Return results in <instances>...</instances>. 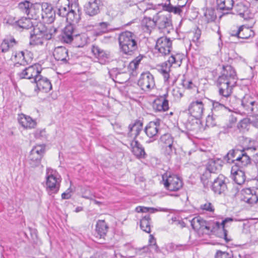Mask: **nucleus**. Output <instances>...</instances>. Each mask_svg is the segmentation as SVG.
<instances>
[{"mask_svg": "<svg viewBox=\"0 0 258 258\" xmlns=\"http://www.w3.org/2000/svg\"><path fill=\"white\" fill-rule=\"evenodd\" d=\"M18 27L29 29L33 28L32 31L30 32V44L35 45H42L45 41L50 40L52 37L54 33H55L57 30L55 28H47L42 24L37 25L33 27L31 18L23 17L18 20Z\"/></svg>", "mask_w": 258, "mask_h": 258, "instance_id": "f257e3e1", "label": "nucleus"}, {"mask_svg": "<svg viewBox=\"0 0 258 258\" xmlns=\"http://www.w3.org/2000/svg\"><path fill=\"white\" fill-rule=\"evenodd\" d=\"M238 77L234 68L230 65H223L221 75L217 80L219 91L232 95Z\"/></svg>", "mask_w": 258, "mask_h": 258, "instance_id": "f03ea898", "label": "nucleus"}, {"mask_svg": "<svg viewBox=\"0 0 258 258\" xmlns=\"http://www.w3.org/2000/svg\"><path fill=\"white\" fill-rule=\"evenodd\" d=\"M120 50L123 53L132 55L138 49V37L134 33L126 31L118 37Z\"/></svg>", "mask_w": 258, "mask_h": 258, "instance_id": "7ed1b4c3", "label": "nucleus"}, {"mask_svg": "<svg viewBox=\"0 0 258 258\" xmlns=\"http://www.w3.org/2000/svg\"><path fill=\"white\" fill-rule=\"evenodd\" d=\"M58 172L51 168H47L46 172V190L49 195L58 192L61 182Z\"/></svg>", "mask_w": 258, "mask_h": 258, "instance_id": "20e7f679", "label": "nucleus"}, {"mask_svg": "<svg viewBox=\"0 0 258 258\" xmlns=\"http://www.w3.org/2000/svg\"><path fill=\"white\" fill-rule=\"evenodd\" d=\"M220 96L219 101L212 100L213 107L211 113L214 116L218 117L223 115L228 108V106H231L230 103L232 98L231 94L226 93H222L218 91Z\"/></svg>", "mask_w": 258, "mask_h": 258, "instance_id": "39448f33", "label": "nucleus"}, {"mask_svg": "<svg viewBox=\"0 0 258 258\" xmlns=\"http://www.w3.org/2000/svg\"><path fill=\"white\" fill-rule=\"evenodd\" d=\"M74 39H80L82 42L78 44V46L82 47L87 43V37L85 35H80L74 24H69L63 29L62 33V40L67 43H71Z\"/></svg>", "mask_w": 258, "mask_h": 258, "instance_id": "423d86ee", "label": "nucleus"}, {"mask_svg": "<svg viewBox=\"0 0 258 258\" xmlns=\"http://www.w3.org/2000/svg\"><path fill=\"white\" fill-rule=\"evenodd\" d=\"M162 182L164 187L170 191H177L183 186L182 179L177 175L166 172L162 175Z\"/></svg>", "mask_w": 258, "mask_h": 258, "instance_id": "0eeeda50", "label": "nucleus"}, {"mask_svg": "<svg viewBox=\"0 0 258 258\" xmlns=\"http://www.w3.org/2000/svg\"><path fill=\"white\" fill-rule=\"evenodd\" d=\"M157 29L164 33H169L172 29V20L170 15L163 12H159L154 16Z\"/></svg>", "mask_w": 258, "mask_h": 258, "instance_id": "6e6552de", "label": "nucleus"}, {"mask_svg": "<svg viewBox=\"0 0 258 258\" xmlns=\"http://www.w3.org/2000/svg\"><path fill=\"white\" fill-rule=\"evenodd\" d=\"M181 59L179 54L172 55L169 59L158 66L159 72L163 76L165 82H168L170 78L169 73L172 64L180 65Z\"/></svg>", "mask_w": 258, "mask_h": 258, "instance_id": "1a4fd4ad", "label": "nucleus"}, {"mask_svg": "<svg viewBox=\"0 0 258 258\" xmlns=\"http://www.w3.org/2000/svg\"><path fill=\"white\" fill-rule=\"evenodd\" d=\"M241 106L247 114H252L257 109L258 95L254 93L246 94L241 99Z\"/></svg>", "mask_w": 258, "mask_h": 258, "instance_id": "9d476101", "label": "nucleus"}, {"mask_svg": "<svg viewBox=\"0 0 258 258\" xmlns=\"http://www.w3.org/2000/svg\"><path fill=\"white\" fill-rule=\"evenodd\" d=\"M234 221V218L228 217L222 220L221 222L218 221H211L209 222L212 227L213 232L221 230L222 232L219 236L223 238L226 242H229L232 240V239L230 236H228V231L226 228L228 226L229 223Z\"/></svg>", "mask_w": 258, "mask_h": 258, "instance_id": "9b49d317", "label": "nucleus"}, {"mask_svg": "<svg viewBox=\"0 0 258 258\" xmlns=\"http://www.w3.org/2000/svg\"><path fill=\"white\" fill-rule=\"evenodd\" d=\"M41 71V66L35 63L22 69L17 73V76L20 79H33L34 82L35 78L40 75Z\"/></svg>", "mask_w": 258, "mask_h": 258, "instance_id": "f8f14e48", "label": "nucleus"}, {"mask_svg": "<svg viewBox=\"0 0 258 258\" xmlns=\"http://www.w3.org/2000/svg\"><path fill=\"white\" fill-rule=\"evenodd\" d=\"M161 120L159 119H156L154 121L149 122L144 129L147 136L152 140L147 141L150 143L155 141L159 134Z\"/></svg>", "mask_w": 258, "mask_h": 258, "instance_id": "ddd939ff", "label": "nucleus"}, {"mask_svg": "<svg viewBox=\"0 0 258 258\" xmlns=\"http://www.w3.org/2000/svg\"><path fill=\"white\" fill-rule=\"evenodd\" d=\"M138 84L142 90H150L155 86L154 77L149 71L144 72L141 75Z\"/></svg>", "mask_w": 258, "mask_h": 258, "instance_id": "4468645a", "label": "nucleus"}, {"mask_svg": "<svg viewBox=\"0 0 258 258\" xmlns=\"http://www.w3.org/2000/svg\"><path fill=\"white\" fill-rule=\"evenodd\" d=\"M172 41L166 37H161L156 41L155 49L162 55H166L170 52Z\"/></svg>", "mask_w": 258, "mask_h": 258, "instance_id": "2eb2a0df", "label": "nucleus"}, {"mask_svg": "<svg viewBox=\"0 0 258 258\" xmlns=\"http://www.w3.org/2000/svg\"><path fill=\"white\" fill-rule=\"evenodd\" d=\"M188 113L197 119H200L204 111V105L201 100L192 101L188 107Z\"/></svg>", "mask_w": 258, "mask_h": 258, "instance_id": "dca6fc26", "label": "nucleus"}, {"mask_svg": "<svg viewBox=\"0 0 258 258\" xmlns=\"http://www.w3.org/2000/svg\"><path fill=\"white\" fill-rule=\"evenodd\" d=\"M226 178L223 175H219L215 178L211 185V189L215 194H224L227 189Z\"/></svg>", "mask_w": 258, "mask_h": 258, "instance_id": "f3484780", "label": "nucleus"}, {"mask_svg": "<svg viewBox=\"0 0 258 258\" xmlns=\"http://www.w3.org/2000/svg\"><path fill=\"white\" fill-rule=\"evenodd\" d=\"M143 127V122L140 119H136L128 125L127 137L133 138V140L140 135Z\"/></svg>", "mask_w": 258, "mask_h": 258, "instance_id": "a211bd4d", "label": "nucleus"}, {"mask_svg": "<svg viewBox=\"0 0 258 258\" xmlns=\"http://www.w3.org/2000/svg\"><path fill=\"white\" fill-rule=\"evenodd\" d=\"M34 82L36 84V88L35 89V92H38V91H41L47 93L52 89V85L50 80L41 75L35 78Z\"/></svg>", "mask_w": 258, "mask_h": 258, "instance_id": "6ab92c4d", "label": "nucleus"}, {"mask_svg": "<svg viewBox=\"0 0 258 258\" xmlns=\"http://www.w3.org/2000/svg\"><path fill=\"white\" fill-rule=\"evenodd\" d=\"M43 17L42 20L50 24L54 22L55 19L56 12L52 6L48 3H43Z\"/></svg>", "mask_w": 258, "mask_h": 258, "instance_id": "aec40b11", "label": "nucleus"}, {"mask_svg": "<svg viewBox=\"0 0 258 258\" xmlns=\"http://www.w3.org/2000/svg\"><path fill=\"white\" fill-rule=\"evenodd\" d=\"M82 11L81 8L78 5L71 6L67 21L70 24H77L81 19Z\"/></svg>", "mask_w": 258, "mask_h": 258, "instance_id": "412c9836", "label": "nucleus"}, {"mask_svg": "<svg viewBox=\"0 0 258 258\" xmlns=\"http://www.w3.org/2000/svg\"><path fill=\"white\" fill-rule=\"evenodd\" d=\"M160 143L165 149V153L167 155H170L173 153L174 147L173 146V138L169 134H165L161 136L159 140Z\"/></svg>", "mask_w": 258, "mask_h": 258, "instance_id": "4be33fe9", "label": "nucleus"}, {"mask_svg": "<svg viewBox=\"0 0 258 258\" xmlns=\"http://www.w3.org/2000/svg\"><path fill=\"white\" fill-rule=\"evenodd\" d=\"M234 10L238 15L244 20L252 19L253 14L250 12L248 7L242 3L236 4L234 6Z\"/></svg>", "mask_w": 258, "mask_h": 258, "instance_id": "5701e85b", "label": "nucleus"}, {"mask_svg": "<svg viewBox=\"0 0 258 258\" xmlns=\"http://www.w3.org/2000/svg\"><path fill=\"white\" fill-rule=\"evenodd\" d=\"M250 157L245 152V150L243 149L239 155V159H237L232 167H235L236 168L243 169L245 167L250 163Z\"/></svg>", "mask_w": 258, "mask_h": 258, "instance_id": "b1692460", "label": "nucleus"}, {"mask_svg": "<svg viewBox=\"0 0 258 258\" xmlns=\"http://www.w3.org/2000/svg\"><path fill=\"white\" fill-rule=\"evenodd\" d=\"M131 146L132 153L137 158L144 159L146 157L147 154L144 148L138 141L136 140H133L131 143Z\"/></svg>", "mask_w": 258, "mask_h": 258, "instance_id": "393cba45", "label": "nucleus"}, {"mask_svg": "<svg viewBox=\"0 0 258 258\" xmlns=\"http://www.w3.org/2000/svg\"><path fill=\"white\" fill-rule=\"evenodd\" d=\"M43 3H36L32 4L29 16L31 19L41 21L43 15Z\"/></svg>", "mask_w": 258, "mask_h": 258, "instance_id": "a878e982", "label": "nucleus"}, {"mask_svg": "<svg viewBox=\"0 0 258 258\" xmlns=\"http://www.w3.org/2000/svg\"><path fill=\"white\" fill-rule=\"evenodd\" d=\"M54 58L58 61H61L64 63H67L69 60L68 50L64 47H58L53 52Z\"/></svg>", "mask_w": 258, "mask_h": 258, "instance_id": "bb28decb", "label": "nucleus"}, {"mask_svg": "<svg viewBox=\"0 0 258 258\" xmlns=\"http://www.w3.org/2000/svg\"><path fill=\"white\" fill-rule=\"evenodd\" d=\"M231 177L234 182L238 184H242L245 181V175L243 169L231 167Z\"/></svg>", "mask_w": 258, "mask_h": 258, "instance_id": "cd10ccee", "label": "nucleus"}, {"mask_svg": "<svg viewBox=\"0 0 258 258\" xmlns=\"http://www.w3.org/2000/svg\"><path fill=\"white\" fill-rule=\"evenodd\" d=\"M108 229V225L105 220H98L95 228V231L97 234L96 237L99 238L104 239V237L106 235Z\"/></svg>", "mask_w": 258, "mask_h": 258, "instance_id": "c85d7f7f", "label": "nucleus"}, {"mask_svg": "<svg viewBox=\"0 0 258 258\" xmlns=\"http://www.w3.org/2000/svg\"><path fill=\"white\" fill-rule=\"evenodd\" d=\"M91 51L94 56L97 58L101 63H104L106 59L108 58L109 53L98 45H92Z\"/></svg>", "mask_w": 258, "mask_h": 258, "instance_id": "c756f323", "label": "nucleus"}, {"mask_svg": "<svg viewBox=\"0 0 258 258\" xmlns=\"http://www.w3.org/2000/svg\"><path fill=\"white\" fill-rule=\"evenodd\" d=\"M19 123L25 129L34 128L36 125V122L30 116H26L23 114L19 115L18 118Z\"/></svg>", "mask_w": 258, "mask_h": 258, "instance_id": "7c9ffc66", "label": "nucleus"}, {"mask_svg": "<svg viewBox=\"0 0 258 258\" xmlns=\"http://www.w3.org/2000/svg\"><path fill=\"white\" fill-rule=\"evenodd\" d=\"M234 3L233 0H216L217 9L226 11L224 14H229L234 7Z\"/></svg>", "mask_w": 258, "mask_h": 258, "instance_id": "2f4dec72", "label": "nucleus"}, {"mask_svg": "<svg viewBox=\"0 0 258 258\" xmlns=\"http://www.w3.org/2000/svg\"><path fill=\"white\" fill-rule=\"evenodd\" d=\"M86 14L90 16H94L99 12V8L96 1H88L84 6Z\"/></svg>", "mask_w": 258, "mask_h": 258, "instance_id": "473e14b6", "label": "nucleus"}, {"mask_svg": "<svg viewBox=\"0 0 258 258\" xmlns=\"http://www.w3.org/2000/svg\"><path fill=\"white\" fill-rule=\"evenodd\" d=\"M142 25L145 32L151 33L153 29L156 27L154 16L153 18L145 16L142 21Z\"/></svg>", "mask_w": 258, "mask_h": 258, "instance_id": "72a5a7b5", "label": "nucleus"}, {"mask_svg": "<svg viewBox=\"0 0 258 258\" xmlns=\"http://www.w3.org/2000/svg\"><path fill=\"white\" fill-rule=\"evenodd\" d=\"M237 34L239 35V38L241 39H248L254 35V32L251 28L245 25H242L238 28Z\"/></svg>", "mask_w": 258, "mask_h": 258, "instance_id": "f704fd0d", "label": "nucleus"}, {"mask_svg": "<svg viewBox=\"0 0 258 258\" xmlns=\"http://www.w3.org/2000/svg\"><path fill=\"white\" fill-rule=\"evenodd\" d=\"M157 98L153 103V108L158 111H165L169 109L168 100Z\"/></svg>", "mask_w": 258, "mask_h": 258, "instance_id": "c9c22d12", "label": "nucleus"}, {"mask_svg": "<svg viewBox=\"0 0 258 258\" xmlns=\"http://www.w3.org/2000/svg\"><path fill=\"white\" fill-rule=\"evenodd\" d=\"M241 150L238 149L230 150L224 157V160L229 163L234 164L237 159H239Z\"/></svg>", "mask_w": 258, "mask_h": 258, "instance_id": "e433bc0d", "label": "nucleus"}, {"mask_svg": "<svg viewBox=\"0 0 258 258\" xmlns=\"http://www.w3.org/2000/svg\"><path fill=\"white\" fill-rule=\"evenodd\" d=\"M14 61H15L14 66L16 69L21 66H25L28 64L27 61L25 60L24 51H19L16 52L14 55Z\"/></svg>", "mask_w": 258, "mask_h": 258, "instance_id": "4c0bfd02", "label": "nucleus"}, {"mask_svg": "<svg viewBox=\"0 0 258 258\" xmlns=\"http://www.w3.org/2000/svg\"><path fill=\"white\" fill-rule=\"evenodd\" d=\"M109 24L107 22L99 23L93 30V35L96 36L101 35L108 31Z\"/></svg>", "mask_w": 258, "mask_h": 258, "instance_id": "58836bf2", "label": "nucleus"}, {"mask_svg": "<svg viewBox=\"0 0 258 258\" xmlns=\"http://www.w3.org/2000/svg\"><path fill=\"white\" fill-rule=\"evenodd\" d=\"M35 152H31L29 156V163L31 167L35 168L41 164L42 157L40 155L35 154Z\"/></svg>", "mask_w": 258, "mask_h": 258, "instance_id": "ea45409f", "label": "nucleus"}, {"mask_svg": "<svg viewBox=\"0 0 258 258\" xmlns=\"http://www.w3.org/2000/svg\"><path fill=\"white\" fill-rule=\"evenodd\" d=\"M219 162V160L209 159L206 165L205 169L213 173H215L216 171L221 167V164Z\"/></svg>", "mask_w": 258, "mask_h": 258, "instance_id": "a19ab883", "label": "nucleus"}, {"mask_svg": "<svg viewBox=\"0 0 258 258\" xmlns=\"http://www.w3.org/2000/svg\"><path fill=\"white\" fill-rule=\"evenodd\" d=\"M32 4L29 1H24L18 4V9L23 14L29 16Z\"/></svg>", "mask_w": 258, "mask_h": 258, "instance_id": "79ce46f5", "label": "nucleus"}, {"mask_svg": "<svg viewBox=\"0 0 258 258\" xmlns=\"http://www.w3.org/2000/svg\"><path fill=\"white\" fill-rule=\"evenodd\" d=\"M151 217L150 215H145L140 221V227L141 229L147 233H150Z\"/></svg>", "mask_w": 258, "mask_h": 258, "instance_id": "37998d69", "label": "nucleus"}, {"mask_svg": "<svg viewBox=\"0 0 258 258\" xmlns=\"http://www.w3.org/2000/svg\"><path fill=\"white\" fill-rule=\"evenodd\" d=\"M205 223V220L201 217L198 216L194 218L190 221L192 228L195 230L201 232L202 225Z\"/></svg>", "mask_w": 258, "mask_h": 258, "instance_id": "c03bdc74", "label": "nucleus"}, {"mask_svg": "<svg viewBox=\"0 0 258 258\" xmlns=\"http://www.w3.org/2000/svg\"><path fill=\"white\" fill-rule=\"evenodd\" d=\"M16 44V41L14 38L5 39L0 46L1 50L4 53L6 52Z\"/></svg>", "mask_w": 258, "mask_h": 258, "instance_id": "a18cd8bd", "label": "nucleus"}, {"mask_svg": "<svg viewBox=\"0 0 258 258\" xmlns=\"http://www.w3.org/2000/svg\"><path fill=\"white\" fill-rule=\"evenodd\" d=\"M163 9L169 13H173L174 14L180 15L182 13V10L180 9L178 6H174L169 2L168 4H165L163 6Z\"/></svg>", "mask_w": 258, "mask_h": 258, "instance_id": "49530a36", "label": "nucleus"}, {"mask_svg": "<svg viewBox=\"0 0 258 258\" xmlns=\"http://www.w3.org/2000/svg\"><path fill=\"white\" fill-rule=\"evenodd\" d=\"M213 173L204 169V171L201 174V180L205 187H207L209 185L210 179L211 177V174Z\"/></svg>", "mask_w": 258, "mask_h": 258, "instance_id": "de8ad7c7", "label": "nucleus"}, {"mask_svg": "<svg viewBox=\"0 0 258 258\" xmlns=\"http://www.w3.org/2000/svg\"><path fill=\"white\" fill-rule=\"evenodd\" d=\"M216 18L215 11L212 9H207L205 12L204 19L207 23L214 22Z\"/></svg>", "mask_w": 258, "mask_h": 258, "instance_id": "09e8293b", "label": "nucleus"}, {"mask_svg": "<svg viewBox=\"0 0 258 258\" xmlns=\"http://www.w3.org/2000/svg\"><path fill=\"white\" fill-rule=\"evenodd\" d=\"M181 85L183 88L187 90H193L197 89L196 85L192 82V80L190 79H187L184 76L182 79L181 81Z\"/></svg>", "mask_w": 258, "mask_h": 258, "instance_id": "8fccbe9b", "label": "nucleus"}, {"mask_svg": "<svg viewBox=\"0 0 258 258\" xmlns=\"http://www.w3.org/2000/svg\"><path fill=\"white\" fill-rule=\"evenodd\" d=\"M218 118L217 116H214L213 113L211 115H209L206 120V125L208 127H213L216 125V119Z\"/></svg>", "mask_w": 258, "mask_h": 258, "instance_id": "3c124183", "label": "nucleus"}, {"mask_svg": "<svg viewBox=\"0 0 258 258\" xmlns=\"http://www.w3.org/2000/svg\"><path fill=\"white\" fill-rule=\"evenodd\" d=\"M242 200L249 204H255L258 201V196L254 194H250L249 196H245L243 198Z\"/></svg>", "mask_w": 258, "mask_h": 258, "instance_id": "603ef678", "label": "nucleus"}, {"mask_svg": "<svg viewBox=\"0 0 258 258\" xmlns=\"http://www.w3.org/2000/svg\"><path fill=\"white\" fill-rule=\"evenodd\" d=\"M45 151V146L44 145H38L33 147L31 152H35V154L40 155L43 157Z\"/></svg>", "mask_w": 258, "mask_h": 258, "instance_id": "864d4df0", "label": "nucleus"}, {"mask_svg": "<svg viewBox=\"0 0 258 258\" xmlns=\"http://www.w3.org/2000/svg\"><path fill=\"white\" fill-rule=\"evenodd\" d=\"M70 9L71 7L69 5L66 7L60 6L58 9L57 14L60 17H66L67 18Z\"/></svg>", "mask_w": 258, "mask_h": 258, "instance_id": "5fc2aeb1", "label": "nucleus"}, {"mask_svg": "<svg viewBox=\"0 0 258 258\" xmlns=\"http://www.w3.org/2000/svg\"><path fill=\"white\" fill-rule=\"evenodd\" d=\"M200 208L203 211H206L211 213H213L215 211V208L213 204L208 201L204 204H201Z\"/></svg>", "mask_w": 258, "mask_h": 258, "instance_id": "6e6d98bb", "label": "nucleus"}, {"mask_svg": "<svg viewBox=\"0 0 258 258\" xmlns=\"http://www.w3.org/2000/svg\"><path fill=\"white\" fill-rule=\"evenodd\" d=\"M6 23L14 27H17L18 25V20L12 16H9L5 19Z\"/></svg>", "mask_w": 258, "mask_h": 258, "instance_id": "4d7b16f0", "label": "nucleus"}, {"mask_svg": "<svg viewBox=\"0 0 258 258\" xmlns=\"http://www.w3.org/2000/svg\"><path fill=\"white\" fill-rule=\"evenodd\" d=\"M249 125L248 120L247 119H243L240 120L237 124V127L239 130H245L246 129Z\"/></svg>", "mask_w": 258, "mask_h": 258, "instance_id": "13d9d810", "label": "nucleus"}, {"mask_svg": "<svg viewBox=\"0 0 258 258\" xmlns=\"http://www.w3.org/2000/svg\"><path fill=\"white\" fill-rule=\"evenodd\" d=\"M45 130L44 129L37 130L34 133V137L36 139H41L45 136Z\"/></svg>", "mask_w": 258, "mask_h": 258, "instance_id": "bf43d9fd", "label": "nucleus"}, {"mask_svg": "<svg viewBox=\"0 0 258 258\" xmlns=\"http://www.w3.org/2000/svg\"><path fill=\"white\" fill-rule=\"evenodd\" d=\"M202 226V227L201 229V232H204L205 230L207 231V233H209L210 232H213L210 222L207 223V222L205 220V223Z\"/></svg>", "mask_w": 258, "mask_h": 258, "instance_id": "052dcab7", "label": "nucleus"}, {"mask_svg": "<svg viewBox=\"0 0 258 258\" xmlns=\"http://www.w3.org/2000/svg\"><path fill=\"white\" fill-rule=\"evenodd\" d=\"M201 36V30L197 28L194 32V37L192 38V40L195 42H198L199 41V39Z\"/></svg>", "mask_w": 258, "mask_h": 258, "instance_id": "680f3d73", "label": "nucleus"}, {"mask_svg": "<svg viewBox=\"0 0 258 258\" xmlns=\"http://www.w3.org/2000/svg\"><path fill=\"white\" fill-rule=\"evenodd\" d=\"M215 258H231V255L227 252L219 251L215 255Z\"/></svg>", "mask_w": 258, "mask_h": 258, "instance_id": "e2e57ef3", "label": "nucleus"}, {"mask_svg": "<svg viewBox=\"0 0 258 258\" xmlns=\"http://www.w3.org/2000/svg\"><path fill=\"white\" fill-rule=\"evenodd\" d=\"M149 251L151 252H157L159 251V247L157 245V243H149Z\"/></svg>", "mask_w": 258, "mask_h": 258, "instance_id": "0e129e2a", "label": "nucleus"}, {"mask_svg": "<svg viewBox=\"0 0 258 258\" xmlns=\"http://www.w3.org/2000/svg\"><path fill=\"white\" fill-rule=\"evenodd\" d=\"M187 2H189V0H178L177 6H178L180 9L182 10L184 8Z\"/></svg>", "mask_w": 258, "mask_h": 258, "instance_id": "69168bd1", "label": "nucleus"}, {"mask_svg": "<svg viewBox=\"0 0 258 258\" xmlns=\"http://www.w3.org/2000/svg\"><path fill=\"white\" fill-rule=\"evenodd\" d=\"M139 63H136L134 60H132L129 64V68L131 70L134 71L138 68Z\"/></svg>", "mask_w": 258, "mask_h": 258, "instance_id": "338daca9", "label": "nucleus"}, {"mask_svg": "<svg viewBox=\"0 0 258 258\" xmlns=\"http://www.w3.org/2000/svg\"><path fill=\"white\" fill-rule=\"evenodd\" d=\"M242 195L243 196V197L245 196H249L250 194H252V189H251L249 188L243 189L242 191Z\"/></svg>", "mask_w": 258, "mask_h": 258, "instance_id": "774afa93", "label": "nucleus"}]
</instances>
